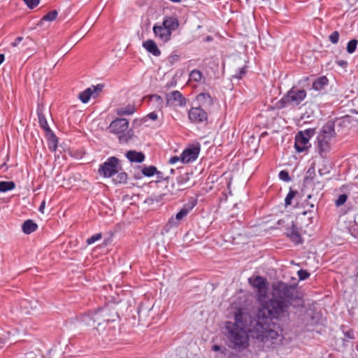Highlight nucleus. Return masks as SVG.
Returning a JSON list of instances; mask_svg holds the SVG:
<instances>
[{"instance_id": "obj_1", "label": "nucleus", "mask_w": 358, "mask_h": 358, "mask_svg": "<svg viewBox=\"0 0 358 358\" xmlns=\"http://www.w3.org/2000/svg\"><path fill=\"white\" fill-rule=\"evenodd\" d=\"M249 282L257 289L256 294L261 305L256 319L251 321L249 331L252 338L260 341L265 347L275 348L282 343L283 337L279 333V327L271 320L288 318L293 302L301 300L303 294L297 289L296 285L280 281L272 285L271 296L266 301L267 280L258 275L249 278Z\"/></svg>"}, {"instance_id": "obj_2", "label": "nucleus", "mask_w": 358, "mask_h": 358, "mask_svg": "<svg viewBox=\"0 0 358 358\" xmlns=\"http://www.w3.org/2000/svg\"><path fill=\"white\" fill-rule=\"evenodd\" d=\"M227 345L237 352H242L249 346V336L245 327L227 322L225 324Z\"/></svg>"}, {"instance_id": "obj_3", "label": "nucleus", "mask_w": 358, "mask_h": 358, "mask_svg": "<svg viewBox=\"0 0 358 358\" xmlns=\"http://www.w3.org/2000/svg\"><path fill=\"white\" fill-rule=\"evenodd\" d=\"M336 136L335 124L328 121L321 129L317 137L316 148L319 155L324 157L330 151L331 141Z\"/></svg>"}, {"instance_id": "obj_4", "label": "nucleus", "mask_w": 358, "mask_h": 358, "mask_svg": "<svg viewBox=\"0 0 358 358\" xmlns=\"http://www.w3.org/2000/svg\"><path fill=\"white\" fill-rule=\"evenodd\" d=\"M307 93L305 90L292 87L280 100L276 106L278 108H284L288 106H298L306 98Z\"/></svg>"}, {"instance_id": "obj_5", "label": "nucleus", "mask_w": 358, "mask_h": 358, "mask_svg": "<svg viewBox=\"0 0 358 358\" xmlns=\"http://www.w3.org/2000/svg\"><path fill=\"white\" fill-rule=\"evenodd\" d=\"M109 131L118 135L120 142H127L131 138L133 133L129 130V121L125 118H117L112 121L108 127Z\"/></svg>"}, {"instance_id": "obj_6", "label": "nucleus", "mask_w": 358, "mask_h": 358, "mask_svg": "<svg viewBox=\"0 0 358 358\" xmlns=\"http://www.w3.org/2000/svg\"><path fill=\"white\" fill-rule=\"evenodd\" d=\"M122 170L120 159L116 157H110L99 165L98 173L103 178H111Z\"/></svg>"}, {"instance_id": "obj_7", "label": "nucleus", "mask_w": 358, "mask_h": 358, "mask_svg": "<svg viewBox=\"0 0 358 358\" xmlns=\"http://www.w3.org/2000/svg\"><path fill=\"white\" fill-rule=\"evenodd\" d=\"M117 316L116 313L113 315H110L109 309L108 308L99 309L98 311L93 313L92 317L90 318L92 323L91 324L89 322L88 324L93 327L96 324L100 325L103 322L114 321Z\"/></svg>"}, {"instance_id": "obj_8", "label": "nucleus", "mask_w": 358, "mask_h": 358, "mask_svg": "<svg viewBox=\"0 0 358 358\" xmlns=\"http://www.w3.org/2000/svg\"><path fill=\"white\" fill-rule=\"evenodd\" d=\"M193 207V205L191 206H184L176 214L175 217H172L169 219L164 227L165 231L169 232L173 228L177 227L180 224V221L187 215Z\"/></svg>"}, {"instance_id": "obj_9", "label": "nucleus", "mask_w": 358, "mask_h": 358, "mask_svg": "<svg viewBox=\"0 0 358 358\" xmlns=\"http://www.w3.org/2000/svg\"><path fill=\"white\" fill-rule=\"evenodd\" d=\"M188 117L189 120L193 123H201L208 120L206 111L201 106L190 108L188 111Z\"/></svg>"}, {"instance_id": "obj_10", "label": "nucleus", "mask_w": 358, "mask_h": 358, "mask_svg": "<svg viewBox=\"0 0 358 358\" xmlns=\"http://www.w3.org/2000/svg\"><path fill=\"white\" fill-rule=\"evenodd\" d=\"M166 99L168 106H184L186 104V99L178 90L166 94Z\"/></svg>"}, {"instance_id": "obj_11", "label": "nucleus", "mask_w": 358, "mask_h": 358, "mask_svg": "<svg viewBox=\"0 0 358 358\" xmlns=\"http://www.w3.org/2000/svg\"><path fill=\"white\" fill-rule=\"evenodd\" d=\"M200 152L199 146L187 148L180 155V160L183 164H187L196 160Z\"/></svg>"}, {"instance_id": "obj_12", "label": "nucleus", "mask_w": 358, "mask_h": 358, "mask_svg": "<svg viewBox=\"0 0 358 358\" xmlns=\"http://www.w3.org/2000/svg\"><path fill=\"white\" fill-rule=\"evenodd\" d=\"M38 301L34 299H23L19 302L20 310L27 315L31 314L33 311L38 308Z\"/></svg>"}, {"instance_id": "obj_13", "label": "nucleus", "mask_w": 358, "mask_h": 358, "mask_svg": "<svg viewBox=\"0 0 358 358\" xmlns=\"http://www.w3.org/2000/svg\"><path fill=\"white\" fill-rule=\"evenodd\" d=\"M155 36L163 43L168 42L171 39V34L163 24H156L153 26Z\"/></svg>"}, {"instance_id": "obj_14", "label": "nucleus", "mask_w": 358, "mask_h": 358, "mask_svg": "<svg viewBox=\"0 0 358 358\" xmlns=\"http://www.w3.org/2000/svg\"><path fill=\"white\" fill-rule=\"evenodd\" d=\"M310 147V142L302 133H298L295 136L294 148L297 152H302Z\"/></svg>"}, {"instance_id": "obj_15", "label": "nucleus", "mask_w": 358, "mask_h": 358, "mask_svg": "<svg viewBox=\"0 0 358 358\" xmlns=\"http://www.w3.org/2000/svg\"><path fill=\"white\" fill-rule=\"evenodd\" d=\"M286 235L296 245L303 243V239L299 233V229L293 222H292L291 227L287 229Z\"/></svg>"}, {"instance_id": "obj_16", "label": "nucleus", "mask_w": 358, "mask_h": 358, "mask_svg": "<svg viewBox=\"0 0 358 358\" xmlns=\"http://www.w3.org/2000/svg\"><path fill=\"white\" fill-rule=\"evenodd\" d=\"M38 122L40 124V127L47 133V134H50V138L52 142L55 143H57V137L53 134L52 131L50 128L48 121L46 120V117L45 115L41 111H38ZM55 148H56V144H55Z\"/></svg>"}, {"instance_id": "obj_17", "label": "nucleus", "mask_w": 358, "mask_h": 358, "mask_svg": "<svg viewBox=\"0 0 358 358\" xmlns=\"http://www.w3.org/2000/svg\"><path fill=\"white\" fill-rule=\"evenodd\" d=\"M169 31H176L179 27V21L175 16H166L164 18L162 24Z\"/></svg>"}, {"instance_id": "obj_18", "label": "nucleus", "mask_w": 358, "mask_h": 358, "mask_svg": "<svg viewBox=\"0 0 358 358\" xmlns=\"http://www.w3.org/2000/svg\"><path fill=\"white\" fill-rule=\"evenodd\" d=\"M125 156L131 162L141 163L145 160L144 154L136 150H129L127 152Z\"/></svg>"}, {"instance_id": "obj_19", "label": "nucleus", "mask_w": 358, "mask_h": 358, "mask_svg": "<svg viewBox=\"0 0 358 358\" xmlns=\"http://www.w3.org/2000/svg\"><path fill=\"white\" fill-rule=\"evenodd\" d=\"M196 101L201 107L208 108L213 105V99L208 93H201L196 96Z\"/></svg>"}, {"instance_id": "obj_20", "label": "nucleus", "mask_w": 358, "mask_h": 358, "mask_svg": "<svg viewBox=\"0 0 358 358\" xmlns=\"http://www.w3.org/2000/svg\"><path fill=\"white\" fill-rule=\"evenodd\" d=\"M143 47L154 56L159 57L161 55L160 50L158 48L155 42L152 40H148L143 42Z\"/></svg>"}, {"instance_id": "obj_21", "label": "nucleus", "mask_w": 358, "mask_h": 358, "mask_svg": "<svg viewBox=\"0 0 358 358\" xmlns=\"http://www.w3.org/2000/svg\"><path fill=\"white\" fill-rule=\"evenodd\" d=\"M136 111V106L133 104L118 107L115 109V113L119 116L130 115Z\"/></svg>"}, {"instance_id": "obj_22", "label": "nucleus", "mask_w": 358, "mask_h": 358, "mask_svg": "<svg viewBox=\"0 0 358 358\" xmlns=\"http://www.w3.org/2000/svg\"><path fill=\"white\" fill-rule=\"evenodd\" d=\"M22 228L24 234H30L37 229L38 225L32 220H27L22 224Z\"/></svg>"}, {"instance_id": "obj_23", "label": "nucleus", "mask_w": 358, "mask_h": 358, "mask_svg": "<svg viewBox=\"0 0 358 358\" xmlns=\"http://www.w3.org/2000/svg\"><path fill=\"white\" fill-rule=\"evenodd\" d=\"M329 80L326 76L317 78L313 83V89L316 91L322 90L328 85Z\"/></svg>"}, {"instance_id": "obj_24", "label": "nucleus", "mask_w": 358, "mask_h": 358, "mask_svg": "<svg viewBox=\"0 0 358 358\" xmlns=\"http://www.w3.org/2000/svg\"><path fill=\"white\" fill-rule=\"evenodd\" d=\"M93 96V92L92 87H88L83 92L79 94V99L83 103H86L89 101L91 97Z\"/></svg>"}, {"instance_id": "obj_25", "label": "nucleus", "mask_w": 358, "mask_h": 358, "mask_svg": "<svg viewBox=\"0 0 358 358\" xmlns=\"http://www.w3.org/2000/svg\"><path fill=\"white\" fill-rule=\"evenodd\" d=\"M15 187V184L13 181H1L0 182V192H6L13 189Z\"/></svg>"}, {"instance_id": "obj_26", "label": "nucleus", "mask_w": 358, "mask_h": 358, "mask_svg": "<svg viewBox=\"0 0 358 358\" xmlns=\"http://www.w3.org/2000/svg\"><path fill=\"white\" fill-rule=\"evenodd\" d=\"M128 179L127 173L124 171H119L117 173V176L115 178L113 179V181L115 183H126Z\"/></svg>"}, {"instance_id": "obj_27", "label": "nucleus", "mask_w": 358, "mask_h": 358, "mask_svg": "<svg viewBox=\"0 0 358 358\" xmlns=\"http://www.w3.org/2000/svg\"><path fill=\"white\" fill-rule=\"evenodd\" d=\"M142 173L145 176L151 177L157 173V168L154 166H145L142 169Z\"/></svg>"}, {"instance_id": "obj_28", "label": "nucleus", "mask_w": 358, "mask_h": 358, "mask_svg": "<svg viewBox=\"0 0 358 358\" xmlns=\"http://www.w3.org/2000/svg\"><path fill=\"white\" fill-rule=\"evenodd\" d=\"M358 44V41L357 39L350 40L347 45V52L350 54L355 52L356 50L357 46Z\"/></svg>"}, {"instance_id": "obj_29", "label": "nucleus", "mask_w": 358, "mask_h": 358, "mask_svg": "<svg viewBox=\"0 0 358 358\" xmlns=\"http://www.w3.org/2000/svg\"><path fill=\"white\" fill-rule=\"evenodd\" d=\"M189 78L196 82H200L202 78V73L199 70H193L189 74Z\"/></svg>"}, {"instance_id": "obj_30", "label": "nucleus", "mask_w": 358, "mask_h": 358, "mask_svg": "<svg viewBox=\"0 0 358 358\" xmlns=\"http://www.w3.org/2000/svg\"><path fill=\"white\" fill-rule=\"evenodd\" d=\"M57 15H58V13L57 10H52V11L48 13L46 15H45L42 17V20L49 21V22L54 21L57 18Z\"/></svg>"}, {"instance_id": "obj_31", "label": "nucleus", "mask_w": 358, "mask_h": 358, "mask_svg": "<svg viewBox=\"0 0 358 358\" xmlns=\"http://www.w3.org/2000/svg\"><path fill=\"white\" fill-rule=\"evenodd\" d=\"M189 180V176L188 173H185L184 174H182L179 176L177 179V184L179 186H182L184 184H185L187 181Z\"/></svg>"}, {"instance_id": "obj_32", "label": "nucleus", "mask_w": 358, "mask_h": 358, "mask_svg": "<svg viewBox=\"0 0 358 358\" xmlns=\"http://www.w3.org/2000/svg\"><path fill=\"white\" fill-rule=\"evenodd\" d=\"M297 193L296 191H294L290 189L289 193L287 194L285 199V204L286 206H289L292 203V200L295 196L296 194Z\"/></svg>"}, {"instance_id": "obj_33", "label": "nucleus", "mask_w": 358, "mask_h": 358, "mask_svg": "<svg viewBox=\"0 0 358 358\" xmlns=\"http://www.w3.org/2000/svg\"><path fill=\"white\" fill-rule=\"evenodd\" d=\"M101 237H102V234L101 233L95 234L86 240V243L87 245H92L94 243H95L96 241L100 240L101 238Z\"/></svg>"}, {"instance_id": "obj_34", "label": "nucleus", "mask_w": 358, "mask_h": 358, "mask_svg": "<svg viewBox=\"0 0 358 358\" xmlns=\"http://www.w3.org/2000/svg\"><path fill=\"white\" fill-rule=\"evenodd\" d=\"M339 36H340L339 32L338 31H334L329 36V41L333 44H336L338 42Z\"/></svg>"}, {"instance_id": "obj_35", "label": "nucleus", "mask_w": 358, "mask_h": 358, "mask_svg": "<svg viewBox=\"0 0 358 358\" xmlns=\"http://www.w3.org/2000/svg\"><path fill=\"white\" fill-rule=\"evenodd\" d=\"M347 195L341 194L338 196V199L335 201V204L337 207H339L344 204L347 201Z\"/></svg>"}, {"instance_id": "obj_36", "label": "nucleus", "mask_w": 358, "mask_h": 358, "mask_svg": "<svg viewBox=\"0 0 358 358\" xmlns=\"http://www.w3.org/2000/svg\"><path fill=\"white\" fill-rule=\"evenodd\" d=\"M91 87L92 88L93 92L92 97L96 98L98 96L99 93L101 92V90H103V85L101 84H98L95 86H92Z\"/></svg>"}, {"instance_id": "obj_37", "label": "nucleus", "mask_w": 358, "mask_h": 358, "mask_svg": "<svg viewBox=\"0 0 358 358\" xmlns=\"http://www.w3.org/2000/svg\"><path fill=\"white\" fill-rule=\"evenodd\" d=\"M297 274L300 280H304L310 276V273L307 271L303 269L298 271Z\"/></svg>"}, {"instance_id": "obj_38", "label": "nucleus", "mask_w": 358, "mask_h": 358, "mask_svg": "<svg viewBox=\"0 0 358 358\" xmlns=\"http://www.w3.org/2000/svg\"><path fill=\"white\" fill-rule=\"evenodd\" d=\"M279 178L285 182H289L291 180V178L289 176V173L285 170L280 171Z\"/></svg>"}, {"instance_id": "obj_39", "label": "nucleus", "mask_w": 358, "mask_h": 358, "mask_svg": "<svg viewBox=\"0 0 358 358\" xmlns=\"http://www.w3.org/2000/svg\"><path fill=\"white\" fill-rule=\"evenodd\" d=\"M299 133H302V135L304 137H306L308 141H310V138L313 136L315 134V129H308L303 131H299Z\"/></svg>"}, {"instance_id": "obj_40", "label": "nucleus", "mask_w": 358, "mask_h": 358, "mask_svg": "<svg viewBox=\"0 0 358 358\" xmlns=\"http://www.w3.org/2000/svg\"><path fill=\"white\" fill-rule=\"evenodd\" d=\"M343 333L345 338L351 340L355 339L354 331L352 329H348L345 330V328L343 327Z\"/></svg>"}, {"instance_id": "obj_41", "label": "nucleus", "mask_w": 358, "mask_h": 358, "mask_svg": "<svg viewBox=\"0 0 358 358\" xmlns=\"http://www.w3.org/2000/svg\"><path fill=\"white\" fill-rule=\"evenodd\" d=\"M28 8L33 9L37 6L40 2V0H23Z\"/></svg>"}, {"instance_id": "obj_42", "label": "nucleus", "mask_w": 358, "mask_h": 358, "mask_svg": "<svg viewBox=\"0 0 358 358\" xmlns=\"http://www.w3.org/2000/svg\"><path fill=\"white\" fill-rule=\"evenodd\" d=\"M246 69H247L246 66L238 69L237 73L234 76V77L238 80L241 79L245 75L246 71H247Z\"/></svg>"}, {"instance_id": "obj_43", "label": "nucleus", "mask_w": 358, "mask_h": 358, "mask_svg": "<svg viewBox=\"0 0 358 358\" xmlns=\"http://www.w3.org/2000/svg\"><path fill=\"white\" fill-rule=\"evenodd\" d=\"M157 114L156 112L153 111L148 114L146 116H145L143 119V122H145L147 119H150L152 120H156L157 119Z\"/></svg>"}, {"instance_id": "obj_44", "label": "nucleus", "mask_w": 358, "mask_h": 358, "mask_svg": "<svg viewBox=\"0 0 358 358\" xmlns=\"http://www.w3.org/2000/svg\"><path fill=\"white\" fill-rule=\"evenodd\" d=\"M232 324H238L241 327H245V325L242 322V315L241 313H236L235 315V322H232Z\"/></svg>"}, {"instance_id": "obj_45", "label": "nucleus", "mask_w": 358, "mask_h": 358, "mask_svg": "<svg viewBox=\"0 0 358 358\" xmlns=\"http://www.w3.org/2000/svg\"><path fill=\"white\" fill-rule=\"evenodd\" d=\"M179 56L176 54H172L168 57V60L170 64H173L176 62L178 61Z\"/></svg>"}, {"instance_id": "obj_46", "label": "nucleus", "mask_w": 358, "mask_h": 358, "mask_svg": "<svg viewBox=\"0 0 358 358\" xmlns=\"http://www.w3.org/2000/svg\"><path fill=\"white\" fill-rule=\"evenodd\" d=\"M23 37L18 36L17 37L13 42L11 43V45L13 47H17L19 44L22 41Z\"/></svg>"}, {"instance_id": "obj_47", "label": "nucleus", "mask_w": 358, "mask_h": 358, "mask_svg": "<svg viewBox=\"0 0 358 358\" xmlns=\"http://www.w3.org/2000/svg\"><path fill=\"white\" fill-rule=\"evenodd\" d=\"M180 160V157H178V156H173L171 157L169 160V164H176V162H179Z\"/></svg>"}, {"instance_id": "obj_48", "label": "nucleus", "mask_w": 358, "mask_h": 358, "mask_svg": "<svg viewBox=\"0 0 358 358\" xmlns=\"http://www.w3.org/2000/svg\"><path fill=\"white\" fill-rule=\"evenodd\" d=\"M151 99L155 100V101L158 102L159 103H162L163 102L162 97L157 94L152 95L151 96Z\"/></svg>"}, {"instance_id": "obj_49", "label": "nucleus", "mask_w": 358, "mask_h": 358, "mask_svg": "<svg viewBox=\"0 0 358 358\" xmlns=\"http://www.w3.org/2000/svg\"><path fill=\"white\" fill-rule=\"evenodd\" d=\"M336 64L341 67H346L348 65V62L345 60H338Z\"/></svg>"}, {"instance_id": "obj_50", "label": "nucleus", "mask_w": 358, "mask_h": 358, "mask_svg": "<svg viewBox=\"0 0 358 358\" xmlns=\"http://www.w3.org/2000/svg\"><path fill=\"white\" fill-rule=\"evenodd\" d=\"M45 201H42V203H41L40 206H39V208H38V210L43 213V210L45 208Z\"/></svg>"}, {"instance_id": "obj_51", "label": "nucleus", "mask_w": 358, "mask_h": 358, "mask_svg": "<svg viewBox=\"0 0 358 358\" xmlns=\"http://www.w3.org/2000/svg\"><path fill=\"white\" fill-rule=\"evenodd\" d=\"M155 174H157V178L159 179H162V180H166V178H164V176H162V173L160 172V171H157V173H155Z\"/></svg>"}, {"instance_id": "obj_52", "label": "nucleus", "mask_w": 358, "mask_h": 358, "mask_svg": "<svg viewBox=\"0 0 358 358\" xmlns=\"http://www.w3.org/2000/svg\"><path fill=\"white\" fill-rule=\"evenodd\" d=\"M220 350V347L217 345H214L212 346V350L213 351H219Z\"/></svg>"}, {"instance_id": "obj_53", "label": "nucleus", "mask_w": 358, "mask_h": 358, "mask_svg": "<svg viewBox=\"0 0 358 358\" xmlns=\"http://www.w3.org/2000/svg\"><path fill=\"white\" fill-rule=\"evenodd\" d=\"M5 56L3 54H0V65L3 62Z\"/></svg>"}, {"instance_id": "obj_54", "label": "nucleus", "mask_w": 358, "mask_h": 358, "mask_svg": "<svg viewBox=\"0 0 358 358\" xmlns=\"http://www.w3.org/2000/svg\"><path fill=\"white\" fill-rule=\"evenodd\" d=\"M319 173H320V175H321V176L324 174V173H323V171H322V170H319Z\"/></svg>"}, {"instance_id": "obj_55", "label": "nucleus", "mask_w": 358, "mask_h": 358, "mask_svg": "<svg viewBox=\"0 0 358 358\" xmlns=\"http://www.w3.org/2000/svg\"><path fill=\"white\" fill-rule=\"evenodd\" d=\"M310 207L311 208H314V204H313V203L310 204Z\"/></svg>"}, {"instance_id": "obj_56", "label": "nucleus", "mask_w": 358, "mask_h": 358, "mask_svg": "<svg viewBox=\"0 0 358 358\" xmlns=\"http://www.w3.org/2000/svg\"><path fill=\"white\" fill-rule=\"evenodd\" d=\"M87 318H90V317H89V316H87L86 317L83 318V320H84V321H87Z\"/></svg>"}, {"instance_id": "obj_57", "label": "nucleus", "mask_w": 358, "mask_h": 358, "mask_svg": "<svg viewBox=\"0 0 358 358\" xmlns=\"http://www.w3.org/2000/svg\"><path fill=\"white\" fill-rule=\"evenodd\" d=\"M174 172V170L173 169H171V173H173Z\"/></svg>"}, {"instance_id": "obj_58", "label": "nucleus", "mask_w": 358, "mask_h": 358, "mask_svg": "<svg viewBox=\"0 0 358 358\" xmlns=\"http://www.w3.org/2000/svg\"><path fill=\"white\" fill-rule=\"evenodd\" d=\"M307 213L306 211L303 212V215H306Z\"/></svg>"}]
</instances>
